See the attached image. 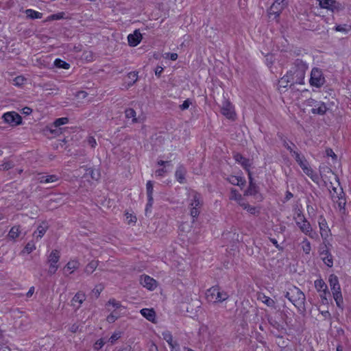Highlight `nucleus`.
Returning <instances> with one entry per match:
<instances>
[{"label": "nucleus", "mask_w": 351, "mask_h": 351, "mask_svg": "<svg viewBox=\"0 0 351 351\" xmlns=\"http://www.w3.org/2000/svg\"><path fill=\"white\" fill-rule=\"evenodd\" d=\"M79 329V325L77 324H73L69 327V331L72 333L76 332Z\"/></svg>", "instance_id": "69168bd1"}, {"label": "nucleus", "mask_w": 351, "mask_h": 351, "mask_svg": "<svg viewBox=\"0 0 351 351\" xmlns=\"http://www.w3.org/2000/svg\"><path fill=\"white\" fill-rule=\"evenodd\" d=\"M306 105L312 107L311 112L314 114L324 115L328 110L325 103L323 101H317L312 98L306 101Z\"/></svg>", "instance_id": "20e7f679"}, {"label": "nucleus", "mask_w": 351, "mask_h": 351, "mask_svg": "<svg viewBox=\"0 0 351 351\" xmlns=\"http://www.w3.org/2000/svg\"><path fill=\"white\" fill-rule=\"evenodd\" d=\"M53 64L56 68L59 69H69L70 68L69 63L59 58L55 60Z\"/></svg>", "instance_id": "7c9ffc66"}, {"label": "nucleus", "mask_w": 351, "mask_h": 351, "mask_svg": "<svg viewBox=\"0 0 351 351\" xmlns=\"http://www.w3.org/2000/svg\"><path fill=\"white\" fill-rule=\"evenodd\" d=\"M234 160L240 163L241 166L246 170L248 171L251 165L249 159L244 158L241 154L237 153L234 155Z\"/></svg>", "instance_id": "2eb2a0df"}, {"label": "nucleus", "mask_w": 351, "mask_h": 351, "mask_svg": "<svg viewBox=\"0 0 351 351\" xmlns=\"http://www.w3.org/2000/svg\"><path fill=\"white\" fill-rule=\"evenodd\" d=\"M325 82V77L322 70L319 68H313L311 73L310 84L312 86L320 88L324 84Z\"/></svg>", "instance_id": "39448f33"}, {"label": "nucleus", "mask_w": 351, "mask_h": 351, "mask_svg": "<svg viewBox=\"0 0 351 351\" xmlns=\"http://www.w3.org/2000/svg\"><path fill=\"white\" fill-rule=\"evenodd\" d=\"M142 40V35L138 29H136L133 34L128 36V43L132 47L138 45Z\"/></svg>", "instance_id": "f8f14e48"}, {"label": "nucleus", "mask_w": 351, "mask_h": 351, "mask_svg": "<svg viewBox=\"0 0 351 351\" xmlns=\"http://www.w3.org/2000/svg\"><path fill=\"white\" fill-rule=\"evenodd\" d=\"M140 283L149 290H154L156 286V281L149 276L142 275L140 278Z\"/></svg>", "instance_id": "9d476101"}, {"label": "nucleus", "mask_w": 351, "mask_h": 351, "mask_svg": "<svg viewBox=\"0 0 351 351\" xmlns=\"http://www.w3.org/2000/svg\"><path fill=\"white\" fill-rule=\"evenodd\" d=\"M108 304H110V305H112L115 308H120L121 306V303L119 302H117L114 299L109 300Z\"/></svg>", "instance_id": "bf43d9fd"}, {"label": "nucleus", "mask_w": 351, "mask_h": 351, "mask_svg": "<svg viewBox=\"0 0 351 351\" xmlns=\"http://www.w3.org/2000/svg\"><path fill=\"white\" fill-rule=\"evenodd\" d=\"M47 226L45 223H43L37 228V230L34 231L33 236L36 237V239H40L43 237L47 230Z\"/></svg>", "instance_id": "412c9836"}, {"label": "nucleus", "mask_w": 351, "mask_h": 351, "mask_svg": "<svg viewBox=\"0 0 351 351\" xmlns=\"http://www.w3.org/2000/svg\"><path fill=\"white\" fill-rule=\"evenodd\" d=\"M305 173L311 178V179L316 184H319L320 178L319 176L315 173L313 170L310 168L309 169H306Z\"/></svg>", "instance_id": "c756f323"}, {"label": "nucleus", "mask_w": 351, "mask_h": 351, "mask_svg": "<svg viewBox=\"0 0 351 351\" xmlns=\"http://www.w3.org/2000/svg\"><path fill=\"white\" fill-rule=\"evenodd\" d=\"M128 78L130 81L128 83L129 86H132L138 80V73L137 72H130L128 75Z\"/></svg>", "instance_id": "e433bc0d"}, {"label": "nucleus", "mask_w": 351, "mask_h": 351, "mask_svg": "<svg viewBox=\"0 0 351 351\" xmlns=\"http://www.w3.org/2000/svg\"><path fill=\"white\" fill-rule=\"evenodd\" d=\"M121 337V332H116L112 335L110 337L109 341L111 343H114L117 340H118Z\"/></svg>", "instance_id": "603ef678"}, {"label": "nucleus", "mask_w": 351, "mask_h": 351, "mask_svg": "<svg viewBox=\"0 0 351 351\" xmlns=\"http://www.w3.org/2000/svg\"><path fill=\"white\" fill-rule=\"evenodd\" d=\"M186 169L183 165H179L175 172V177L176 180L180 183L184 184L186 182Z\"/></svg>", "instance_id": "9b49d317"}, {"label": "nucleus", "mask_w": 351, "mask_h": 351, "mask_svg": "<svg viewBox=\"0 0 351 351\" xmlns=\"http://www.w3.org/2000/svg\"><path fill=\"white\" fill-rule=\"evenodd\" d=\"M320 176L324 178V173H333L332 169L328 167H320Z\"/></svg>", "instance_id": "864d4df0"}, {"label": "nucleus", "mask_w": 351, "mask_h": 351, "mask_svg": "<svg viewBox=\"0 0 351 351\" xmlns=\"http://www.w3.org/2000/svg\"><path fill=\"white\" fill-rule=\"evenodd\" d=\"M239 204L241 207L243 208V209L247 210L250 214L256 215L257 213L256 208L249 205L247 203L244 202H239Z\"/></svg>", "instance_id": "473e14b6"}, {"label": "nucleus", "mask_w": 351, "mask_h": 351, "mask_svg": "<svg viewBox=\"0 0 351 351\" xmlns=\"http://www.w3.org/2000/svg\"><path fill=\"white\" fill-rule=\"evenodd\" d=\"M13 164L10 162L7 161L3 162V164L0 165V170L1 171H6L13 167Z\"/></svg>", "instance_id": "de8ad7c7"}, {"label": "nucleus", "mask_w": 351, "mask_h": 351, "mask_svg": "<svg viewBox=\"0 0 351 351\" xmlns=\"http://www.w3.org/2000/svg\"><path fill=\"white\" fill-rule=\"evenodd\" d=\"M162 338L167 342L170 347L173 346L174 344H178L177 341H173V336L169 330H165L162 332Z\"/></svg>", "instance_id": "b1692460"}, {"label": "nucleus", "mask_w": 351, "mask_h": 351, "mask_svg": "<svg viewBox=\"0 0 351 351\" xmlns=\"http://www.w3.org/2000/svg\"><path fill=\"white\" fill-rule=\"evenodd\" d=\"M35 249H36V246H35L34 243L32 241H30L26 244V245L24 248V252H26L27 254H29L32 252H33Z\"/></svg>", "instance_id": "a18cd8bd"}, {"label": "nucleus", "mask_w": 351, "mask_h": 351, "mask_svg": "<svg viewBox=\"0 0 351 351\" xmlns=\"http://www.w3.org/2000/svg\"><path fill=\"white\" fill-rule=\"evenodd\" d=\"M221 112L226 118L233 119L235 115L234 108L230 101L224 99L221 108Z\"/></svg>", "instance_id": "1a4fd4ad"}, {"label": "nucleus", "mask_w": 351, "mask_h": 351, "mask_svg": "<svg viewBox=\"0 0 351 351\" xmlns=\"http://www.w3.org/2000/svg\"><path fill=\"white\" fill-rule=\"evenodd\" d=\"M289 84H290V86L295 84V82H292V80L291 78V75H288L287 73L284 75L280 80H279V85L281 87H287Z\"/></svg>", "instance_id": "a878e982"}, {"label": "nucleus", "mask_w": 351, "mask_h": 351, "mask_svg": "<svg viewBox=\"0 0 351 351\" xmlns=\"http://www.w3.org/2000/svg\"><path fill=\"white\" fill-rule=\"evenodd\" d=\"M141 315L149 321L153 322L156 317V313L153 309L143 308L141 310Z\"/></svg>", "instance_id": "6ab92c4d"}, {"label": "nucleus", "mask_w": 351, "mask_h": 351, "mask_svg": "<svg viewBox=\"0 0 351 351\" xmlns=\"http://www.w3.org/2000/svg\"><path fill=\"white\" fill-rule=\"evenodd\" d=\"M87 142H88V144L91 147H95L97 145V142H96V140L94 137L93 136H89L87 139Z\"/></svg>", "instance_id": "680f3d73"}, {"label": "nucleus", "mask_w": 351, "mask_h": 351, "mask_svg": "<svg viewBox=\"0 0 351 351\" xmlns=\"http://www.w3.org/2000/svg\"><path fill=\"white\" fill-rule=\"evenodd\" d=\"M125 117L127 119H132V123L137 122L136 113L133 108H128L125 110Z\"/></svg>", "instance_id": "2f4dec72"}, {"label": "nucleus", "mask_w": 351, "mask_h": 351, "mask_svg": "<svg viewBox=\"0 0 351 351\" xmlns=\"http://www.w3.org/2000/svg\"><path fill=\"white\" fill-rule=\"evenodd\" d=\"M293 156H294V158L298 163L300 162L302 160V158L300 157V154L298 153L297 152H293Z\"/></svg>", "instance_id": "774afa93"}, {"label": "nucleus", "mask_w": 351, "mask_h": 351, "mask_svg": "<svg viewBox=\"0 0 351 351\" xmlns=\"http://www.w3.org/2000/svg\"><path fill=\"white\" fill-rule=\"evenodd\" d=\"M60 252L57 250L51 251L48 256L47 262L49 264L48 272L50 274H54L58 269V263L60 260Z\"/></svg>", "instance_id": "423d86ee"}, {"label": "nucleus", "mask_w": 351, "mask_h": 351, "mask_svg": "<svg viewBox=\"0 0 351 351\" xmlns=\"http://www.w3.org/2000/svg\"><path fill=\"white\" fill-rule=\"evenodd\" d=\"M307 69V64L300 59H297L293 62L292 67L287 72V74L291 75L292 82H295L298 84H303L305 73Z\"/></svg>", "instance_id": "f257e3e1"}, {"label": "nucleus", "mask_w": 351, "mask_h": 351, "mask_svg": "<svg viewBox=\"0 0 351 351\" xmlns=\"http://www.w3.org/2000/svg\"><path fill=\"white\" fill-rule=\"evenodd\" d=\"M328 282L332 293L341 291L339 279L336 275L330 274L329 276Z\"/></svg>", "instance_id": "ddd939ff"}, {"label": "nucleus", "mask_w": 351, "mask_h": 351, "mask_svg": "<svg viewBox=\"0 0 351 351\" xmlns=\"http://www.w3.org/2000/svg\"><path fill=\"white\" fill-rule=\"evenodd\" d=\"M285 8L282 4H279L278 3L274 2L271 6L270 7V14H275L276 16H279L281 10Z\"/></svg>", "instance_id": "4be33fe9"}, {"label": "nucleus", "mask_w": 351, "mask_h": 351, "mask_svg": "<svg viewBox=\"0 0 351 351\" xmlns=\"http://www.w3.org/2000/svg\"><path fill=\"white\" fill-rule=\"evenodd\" d=\"M19 228L16 226H13L8 233V237L12 239H14L19 236Z\"/></svg>", "instance_id": "58836bf2"}, {"label": "nucleus", "mask_w": 351, "mask_h": 351, "mask_svg": "<svg viewBox=\"0 0 351 351\" xmlns=\"http://www.w3.org/2000/svg\"><path fill=\"white\" fill-rule=\"evenodd\" d=\"M322 256V260L324 263L329 267H332L333 265L332 256L328 250H324L321 253Z\"/></svg>", "instance_id": "a211bd4d"}, {"label": "nucleus", "mask_w": 351, "mask_h": 351, "mask_svg": "<svg viewBox=\"0 0 351 351\" xmlns=\"http://www.w3.org/2000/svg\"><path fill=\"white\" fill-rule=\"evenodd\" d=\"M302 250L306 254H309L311 250V243L304 239L302 241Z\"/></svg>", "instance_id": "79ce46f5"}, {"label": "nucleus", "mask_w": 351, "mask_h": 351, "mask_svg": "<svg viewBox=\"0 0 351 351\" xmlns=\"http://www.w3.org/2000/svg\"><path fill=\"white\" fill-rule=\"evenodd\" d=\"M330 294L328 290L321 292L319 296L321 298V302L323 304L326 305L328 304V300L327 298V295Z\"/></svg>", "instance_id": "c03bdc74"}, {"label": "nucleus", "mask_w": 351, "mask_h": 351, "mask_svg": "<svg viewBox=\"0 0 351 351\" xmlns=\"http://www.w3.org/2000/svg\"><path fill=\"white\" fill-rule=\"evenodd\" d=\"M295 219L297 226L303 233H308L311 230V228L312 227L301 210H298L297 211V217Z\"/></svg>", "instance_id": "0eeeda50"}, {"label": "nucleus", "mask_w": 351, "mask_h": 351, "mask_svg": "<svg viewBox=\"0 0 351 351\" xmlns=\"http://www.w3.org/2000/svg\"><path fill=\"white\" fill-rule=\"evenodd\" d=\"M332 295L337 307L341 309H343V299L341 291H340L333 293Z\"/></svg>", "instance_id": "5701e85b"}, {"label": "nucleus", "mask_w": 351, "mask_h": 351, "mask_svg": "<svg viewBox=\"0 0 351 351\" xmlns=\"http://www.w3.org/2000/svg\"><path fill=\"white\" fill-rule=\"evenodd\" d=\"M330 185H332V183L330 182ZM331 197L333 200L336 199V197H338L339 195V193L337 191V189L335 186H331V189H329Z\"/></svg>", "instance_id": "3c124183"}, {"label": "nucleus", "mask_w": 351, "mask_h": 351, "mask_svg": "<svg viewBox=\"0 0 351 351\" xmlns=\"http://www.w3.org/2000/svg\"><path fill=\"white\" fill-rule=\"evenodd\" d=\"M5 122L12 126L20 125L22 123L21 117L15 112H8L3 115Z\"/></svg>", "instance_id": "6e6552de"}, {"label": "nucleus", "mask_w": 351, "mask_h": 351, "mask_svg": "<svg viewBox=\"0 0 351 351\" xmlns=\"http://www.w3.org/2000/svg\"><path fill=\"white\" fill-rule=\"evenodd\" d=\"M202 205V201L201 199L200 194L196 192H193L191 202L189 204L190 208H191V207L199 208Z\"/></svg>", "instance_id": "dca6fc26"}, {"label": "nucleus", "mask_w": 351, "mask_h": 351, "mask_svg": "<svg viewBox=\"0 0 351 351\" xmlns=\"http://www.w3.org/2000/svg\"><path fill=\"white\" fill-rule=\"evenodd\" d=\"M191 104V100L189 99H187L185 101H184L182 104L180 105V108L182 110H185L189 108Z\"/></svg>", "instance_id": "4d7b16f0"}, {"label": "nucleus", "mask_w": 351, "mask_h": 351, "mask_svg": "<svg viewBox=\"0 0 351 351\" xmlns=\"http://www.w3.org/2000/svg\"><path fill=\"white\" fill-rule=\"evenodd\" d=\"M98 266V261H90L84 268V272L87 275L91 274L97 267Z\"/></svg>", "instance_id": "393cba45"}, {"label": "nucleus", "mask_w": 351, "mask_h": 351, "mask_svg": "<svg viewBox=\"0 0 351 351\" xmlns=\"http://www.w3.org/2000/svg\"><path fill=\"white\" fill-rule=\"evenodd\" d=\"M104 289V286L102 285H97L94 289L93 290V293L96 295V297H99L101 292Z\"/></svg>", "instance_id": "6e6d98bb"}, {"label": "nucleus", "mask_w": 351, "mask_h": 351, "mask_svg": "<svg viewBox=\"0 0 351 351\" xmlns=\"http://www.w3.org/2000/svg\"><path fill=\"white\" fill-rule=\"evenodd\" d=\"M24 80H25L24 77H23L21 76H18V77H15L14 80V84L17 85V86L22 85L23 84Z\"/></svg>", "instance_id": "e2e57ef3"}, {"label": "nucleus", "mask_w": 351, "mask_h": 351, "mask_svg": "<svg viewBox=\"0 0 351 351\" xmlns=\"http://www.w3.org/2000/svg\"><path fill=\"white\" fill-rule=\"evenodd\" d=\"M319 226L322 237L324 239H326L328 237L330 230L328 228L326 219L322 216L319 217Z\"/></svg>", "instance_id": "4468645a"}, {"label": "nucleus", "mask_w": 351, "mask_h": 351, "mask_svg": "<svg viewBox=\"0 0 351 351\" xmlns=\"http://www.w3.org/2000/svg\"><path fill=\"white\" fill-rule=\"evenodd\" d=\"M206 297L210 302L221 303L228 299L229 294L220 287L216 285L206 291Z\"/></svg>", "instance_id": "f03ea898"}, {"label": "nucleus", "mask_w": 351, "mask_h": 351, "mask_svg": "<svg viewBox=\"0 0 351 351\" xmlns=\"http://www.w3.org/2000/svg\"><path fill=\"white\" fill-rule=\"evenodd\" d=\"M260 298L262 300V302L267 306L274 307L276 302L273 299L270 298L268 296H266L265 295H263V296H261Z\"/></svg>", "instance_id": "c9c22d12"}, {"label": "nucleus", "mask_w": 351, "mask_h": 351, "mask_svg": "<svg viewBox=\"0 0 351 351\" xmlns=\"http://www.w3.org/2000/svg\"><path fill=\"white\" fill-rule=\"evenodd\" d=\"M178 54L176 53H167V57H169L170 60L174 61L176 60L178 58Z\"/></svg>", "instance_id": "338daca9"}, {"label": "nucleus", "mask_w": 351, "mask_h": 351, "mask_svg": "<svg viewBox=\"0 0 351 351\" xmlns=\"http://www.w3.org/2000/svg\"><path fill=\"white\" fill-rule=\"evenodd\" d=\"M241 181H242V178H239V177H237V176H232L230 180V182L232 184L238 185V186H239V182H241Z\"/></svg>", "instance_id": "052dcab7"}, {"label": "nucleus", "mask_w": 351, "mask_h": 351, "mask_svg": "<svg viewBox=\"0 0 351 351\" xmlns=\"http://www.w3.org/2000/svg\"><path fill=\"white\" fill-rule=\"evenodd\" d=\"M69 123V119L67 117H62L57 119L54 122L53 125L55 127H59L60 125L66 124Z\"/></svg>", "instance_id": "37998d69"}, {"label": "nucleus", "mask_w": 351, "mask_h": 351, "mask_svg": "<svg viewBox=\"0 0 351 351\" xmlns=\"http://www.w3.org/2000/svg\"><path fill=\"white\" fill-rule=\"evenodd\" d=\"M190 209H191V211H190L191 216L193 217V219L194 220L195 218L197 217V216L199 214V208L191 207V208H190Z\"/></svg>", "instance_id": "13d9d810"}, {"label": "nucleus", "mask_w": 351, "mask_h": 351, "mask_svg": "<svg viewBox=\"0 0 351 351\" xmlns=\"http://www.w3.org/2000/svg\"><path fill=\"white\" fill-rule=\"evenodd\" d=\"M86 296L85 294L81 292H77L72 299V305L75 306V302H77L78 305L76 306L77 308H79L82 302L85 300Z\"/></svg>", "instance_id": "aec40b11"}, {"label": "nucleus", "mask_w": 351, "mask_h": 351, "mask_svg": "<svg viewBox=\"0 0 351 351\" xmlns=\"http://www.w3.org/2000/svg\"><path fill=\"white\" fill-rule=\"evenodd\" d=\"M146 189H147V199H152L153 197V182L152 181H148L146 184Z\"/></svg>", "instance_id": "ea45409f"}, {"label": "nucleus", "mask_w": 351, "mask_h": 351, "mask_svg": "<svg viewBox=\"0 0 351 351\" xmlns=\"http://www.w3.org/2000/svg\"><path fill=\"white\" fill-rule=\"evenodd\" d=\"M80 266V263L77 261H70L67 263V264L64 267L65 271H71L70 274L73 273V271L77 269Z\"/></svg>", "instance_id": "c85d7f7f"}, {"label": "nucleus", "mask_w": 351, "mask_h": 351, "mask_svg": "<svg viewBox=\"0 0 351 351\" xmlns=\"http://www.w3.org/2000/svg\"><path fill=\"white\" fill-rule=\"evenodd\" d=\"M315 287L318 292H323L328 290V287L322 279H317L315 281Z\"/></svg>", "instance_id": "bb28decb"}, {"label": "nucleus", "mask_w": 351, "mask_h": 351, "mask_svg": "<svg viewBox=\"0 0 351 351\" xmlns=\"http://www.w3.org/2000/svg\"><path fill=\"white\" fill-rule=\"evenodd\" d=\"M168 172H169V170L167 169V167H163V168L157 169L155 171V174H156V176L163 177Z\"/></svg>", "instance_id": "09e8293b"}, {"label": "nucleus", "mask_w": 351, "mask_h": 351, "mask_svg": "<svg viewBox=\"0 0 351 351\" xmlns=\"http://www.w3.org/2000/svg\"><path fill=\"white\" fill-rule=\"evenodd\" d=\"M157 164L160 166H164V167H167L171 166L170 161H165V160H158Z\"/></svg>", "instance_id": "0e129e2a"}, {"label": "nucleus", "mask_w": 351, "mask_h": 351, "mask_svg": "<svg viewBox=\"0 0 351 351\" xmlns=\"http://www.w3.org/2000/svg\"><path fill=\"white\" fill-rule=\"evenodd\" d=\"M59 180V177L57 175H47L42 176L38 178V181L41 184H49L57 182Z\"/></svg>", "instance_id": "f3484780"}, {"label": "nucleus", "mask_w": 351, "mask_h": 351, "mask_svg": "<svg viewBox=\"0 0 351 351\" xmlns=\"http://www.w3.org/2000/svg\"><path fill=\"white\" fill-rule=\"evenodd\" d=\"M87 173L90 174L92 179L97 180L100 178L99 171L97 169H94L93 168H89L87 169Z\"/></svg>", "instance_id": "4c0bfd02"}, {"label": "nucleus", "mask_w": 351, "mask_h": 351, "mask_svg": "<svg viewBox=\"0 0 351 351\" xmlns=\"http://www.w3.org/2000/svg\"><path fill=\"white\" fill-rule=\"evenodd\" d=\"M332 5V0H321L319 1V5L322 8H326L331 10Z\"/></svg>", "instance_id": "a19ab883"}, {"label": "nucleus", "mask_w": 351, "mask_h": 351, "mask_svg": "<svg viewBox=\"0 0 351 351\" xmlns=\"http://www.w3.org/2000/svg\"><path fill=\"white\" fill-rule=\"evenodd\" d=\"M25 13L27 16L30 19H41L42 18V13L38 12L37 11L33 10L32 9L26 10Z\"/></svg>", "instance_id": "72a5a7b5"}, {"label": "nucleus", "mask_w": 351, "mask_h": 351, "mask_svg": "<svg viewBox=\"0 0 351 351\" xmlns=\"http://www.w3.org/2000/svg\"><path fill=\"white\" fill-rule=\"evenodd\" d=\"M346 25H338L335 27V29L337 32L347 33L348 31H350L351 27H350L349 29H346Z\"/></svg>", "instance_id": "8fccbe9b"}, {"label": "nucleus", "mask_w": 351, "mask_h": 351, "mask_svg": "<svg viewBox=\"0 0 351 351\" xmlns=\"http://www.w3.org/2000/svg\"><path fill=\"white\" fill-rule=\"evenodd\" d=\"M291 293L292 298H289V301L297 308H304L305 305L306 297L304 293L295 286L291 287Z\"/></svg>", "instance_id": "7ed1b4c3"}, {"label": "nucleus", "mask_w": 351, "mask_h": 351, "mask_svg": "<svg viewBox=\"0 0 351 351\" xmlns=\"http://www.w3.org/2000/svg\"><path fill=\"white\" fill-rule=\"evenodd\" d=\"M118 318V315L117 313H112L111 314H110L107 318H106V320L108 321V322L109 323H113Z\"/></svg>", "instance_id": "5fc2aeb1"}, {"label": "nucleus", "mask_w": 351, "mask_h": 351, "mask_svg": "<svg viewBox=\"0 0 351 351\" xmlns=\"http://www.w3.org/2000/svg\"><path fill=\"white\" fill-rule=\"evenodd\" d=\"M258 189L259 188L256 183H251V184H249L247 189L245 192V195L255 196L257 193H258Z\"/></svg>", "instance_id": "cd10ccee"}, {"label": "nucleus", "mask_w": 351, "mask_h": 351, "mask_svg": "<svg viewBox=\"0 0 351 351\" xmlns=\"http://www.w3.org/2000/svg\"><path fill=\"white\" fill-rule=\"evenodd\" d=\"M339 191H340L339 195L338 197H336V199H338V200L337 202L338 203L339 207L340 208H344V206L346 205V200L343 198L344 193H343L342 188H340Z\"/></svg>", "instance_id": "f704fd0d"}, {"label": "nucleus", "mask_w": 351, "mask_h": 351, "mask_svg": "<svg viewBox=\"0 0 351 351\" xmlns=\"http://www.w3.org/2000/svg\"><path fill=\"white\" fill-rule=\"evenodd\" d=\"M342 9H343V6L340 3H339L335 0H332V8H331V10L332 12H335V11L338 12Z\"/></svg>", "instance_id": "49530a36"}]
</instances>
